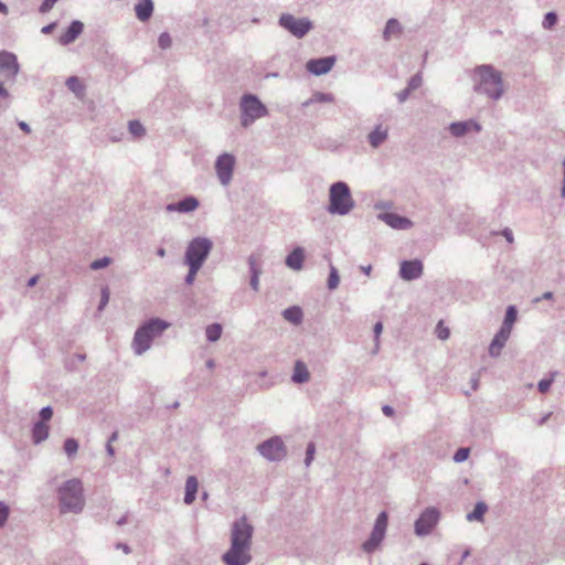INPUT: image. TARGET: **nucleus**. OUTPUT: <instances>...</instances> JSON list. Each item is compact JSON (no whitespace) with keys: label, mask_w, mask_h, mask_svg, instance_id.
Segmentation results:
<instances>
[{"label":"nucleus","mask_w":565,"mask_h":565,"mask_svg":"<svg viewBox=\"0 0 565 565\" xmlns=\"http://www.w3.org/2000/svg\"><path fill=\"white\" fill-rule=\"evenodd\" d=\"M18 126L21 130H23L25 134H30L31 132V128L30 126L25 122V121H19L18 122Z\"/></svg>","instance_id":"obj_59"},{"label":"nucleus","mask_w":565,"mask_h":565,"mask_svg":"<svg viewBox=\"0 0 565 565\" xmlns=\"http://www.w3.org/2000/svg\"><path fill=\"white\" fill-rule=\"evenodd\" d=\"M38 280H39V276H33V277H31V278L28 280V287H33V286H35V285H36V282H38Z\"/></svg>","instance_id":"obj_63"},{"label":"nucleus","mask_w":565,"mask_h":565,"mask_svg":"<svg viewBox=\"0 0 565 565\" xmlns=\"http://www.w3.org/2000/svg\"><path fill=\"white\" fill-rule=\"evenodd\" d=\"M481 129H482L481 125L473 119H469V120H465V121H455V122H451L448 127L450 135L456 138L463 137L465 135H467L468 132H470L472 130L476 132H480Z\"/></svg>","instance_id":"obj_15"},{"label":"nucleus","mask_w":565,"mask_h":565,"mask_svg":"<svg viewBox=\"0 0 565 565\" xmlns=\"http://www.w3.org/2000/svg\"><path fill=\"white\" fill-rule=\"evenodd\" d=\"M56 28V23L55 22H52L45 26L42 28L41 32L43 34H51L53 32V30Z\"/></svg>","instance_id":"obj_54"},{"label":"nucleus","mask_w":565,"mask_h":565,"mask_svg":"<svg viewBox=\"0 0 565 565\" xmlns=\"http://www.w3.org/2000/svg\"><path fill=\"white\" fill-rule=\"evenodd\" d=\"M551 416H552V413H547V414H545L544 416H542V417L540 418V420L537 422V425H539V426H543V425L548 420V418H550Z\"/></svg>","instance_id":"obj_60"},{"label":"nucleus","mask_w":565,"mask_h":565,"mask_svg":"<svg viewBox=\"0 0 565 565\" xmlns=\"http://www.w3.org/2000/svg\"><path fill=\"white\" fill-rule=\"evenodd\" d=\"M198 488H199V481L196 479V477L194 476H189L185 480V493H184V503L185 504H192L196 498V493H198Z\"/></svg>","instance_id":"obj_24"},{"label":"nucleus","mask_w":565,"mask_h":565,"mask_svg":"<svg viewBox=\"0 0 565 565\" xmlns=\"http://www.w3.org/2000/svg\"><path fill=\"white\" fill-rule=\"evenodd\" d=\"M473 90L486 95L492 100H499L504 94L502 73L490 64H482L473 70Z\"/></svg>","instance_id":"obj_2"},{"label":"nucleus","mask_w":565,"mask_h":565,"mask_svg":"<svg viewBox=\"0 0 565 565\" xmlns=\"http://www.w3.org/2000/svg\"><path fill=\"white\" fill-rule=\"evenodd\" d=\"M65 84L66 87L77 96L82 95L84 92V86L77 76H70Z\"/></svg>","instance_id":"obj_32"},{"label":"nucleus","mask_w":565,"mask_h":565,"mask_svg":"<svg viewBox=\"0 0 565 565\" xmlns=\"http://www.w3.org/2000/svg\"><path fill=\"white\" fill-rule=\"evenodd\" d=\"M424 266L422 260H403L399 267V276L406 281L419 278L423 275Z\"/></svg>","instance_id":"obj_13"},{"label":"nucleus","mask_w":565,"mask_h":565,"mask_svg":"<svg viewBox=\"0 0 565 565\" xmlns=\"http://www.w3.org/2000/svg\"><path fill=\"white\" fill-rule=\"evenodd\" d=\"M403 32L401 23L396 19L387 20L385 29L383 31V38L385 41H390L392 36H398Z\"/></svg>","instance_id":"obj_26"},{"label":"nucleus","mask_w":565,"mask_h":565,"mask_svg":"<svg viewBox=\"0 0 565 565\" xmlns=\"http://www.w3.org/2000/svg\"><path fill=\"white\" fill-rule=\"evenodd\" d=\"M0 71H2L8 78H14L19 73V64L17 56L7 51L0 52Z\"/></svg>","instance_id":"obj_16"},{"label":"nucleus","mask_w":565,"mask_h":565,"mask_svg":"<svg viewBox=\"0 0 565 565\" xmlns=\"http://www.w3.org/2000/svg\"><path fill=\"white\" fill-rule=\"evenodd\" d=\"M440 519V512L437 508H426L415 521V534L418 536L428 535L437 525Z\"/></svg>","instance_id":"obj_11"},{"label":"nucleus","mask_w":565,"mask_h":565,"mask_svg":"<svg viewBox=\"0 0 565 565\" xmlns=\"http://www.w3.org/2000/svg\"><path fill=\"white\" fill-rule=\"evenodd\" d=\"M78 441L75 438H66L64 441V451L68 458L75 456L78 451Z\"/></svg>","instance_id":"obj_34"},{"label":"nucleus","mask_w":565,"mask_h":565,"mask_svg":"<svg viewBox=\"0 0 565 565\" xmlns=\"http://www.w3.org/2000/svg\"><path fill=\"white\" fill-rule=\"evenodd\" d=\"M501 234L507 239V242L513 243L514 237H513V233L510 228L507 227V228L502 230Z\"/></svg>","instance_id":"obj_53"},{"label":"nucleus","mask_w":565,"mask_h":565,"mask_svg":"<svg viewBox=\"0 0 565 565\" xmlns=\"http://www.w3.org/2000/svg\"><path fill=\"white\" fill-rule=\"evenodd\" d=\"M247 264H248L250 275H256V276L262 275V273H263L262 265L259 264L258 257L255 254H250L248 256Z\"/></svg>","instance_id":"obj_33"},{"label":"nucleus","mask_w":565,"mask_h":565,"mask_svg":"<svg viewBox=\"0 0 565 565\" xmlns=\"http://www.w3.org/2000/svg\"><path fill=\"white\" fill-rule=\"evenodd\" d=\"M335 63V56L330 55L326 57L312 58L307 62V70L313 75H323L331 71Z\"/></svg>","instance_id":"obj_14"},{"label":"nucleus","mask_w":565,"mask_h":565,"mask_svg":"<svg viewBox=\"0 0 565 565\" xmlns=\"http://www.w3.org/2000/svg\"><path fill=\"white\" fill-rule=\"evenodd\" d=\"M437 335L440 340H446L449 338L450 331L448 328H444L441 322H439L437 326Z\"/></svg>","instance_id":"obj_49"},{"label":"nucleus","mask_w":565,"mask_h":565,"mask_svg":"<svg viewBox=\"0 0 565 565\" xmlns=\"http://www.w3.org/2000/svg\"><path fill=\"white\" fill-rule=\"evenodd\" d=\"M282 317L294 324H299L302 320V311L299 307H289L282 311Z\"/></svg>","instance_id":"obj_30"},{"label":"nucleus","mask_w":565,"mask_h":565,"mask_svg":"<svg viewBox=\"0 0 565 565\" xmlns=\"http://www.w3.org/2000/svg\"><path fill=\"white\" fill-rule=\"evenodd\" d=\"M334 97L332 94L330 93H316L312 97V99L310 100V103H331L333 102ZM309 102L305 103V105H308Z\"/></svg>","instance_id":"obj_38"},{"label":"nucleus","mask_w":565,"mask_h":565,"mask_svg":"<svg viewBox=\"0 0 565 565\" xmlns=\"http://www.w3.org/2000/svg\"><path fill=\"white\" fill-rule=\"evenodd\" d=\"M189 267V271L184 278V282L186 285H192L194 282V279H195V276L196 274L199 273V270L202 268V267H199V266H194V265H186Z\"/></svg>","instance_id":"obj_42"},{"label":"nucleus","mask_w":565,"mask_h":565,"mask_svg":"<svg viewBox=\"0 0 565 565\" xmlns=\"http://www.w3.org/2000/svg\"><path fill=\"white\" fill-rule=\"evenodd\" d=\"M511 332L509 330L500 328L499 331L493 337L490 345H489V354L492 358H497L500 355L501 350L505 345L507 341L510 338Z\"/></svg>","instance_id":"obj_20"},{"label":"nucleus","mask_w":565,"mask_h":565,"mask_svg":"<svg viewBox=\"0 0 565 565\" xmlns=\"http://www.w3.org/2000/svg\"><path fill=\"white\" fill-rule=\"evenodd\" d=\"M54 4H55V2H53V1L43 0L42 4L40 6V12L45 13V12L50 11Z\"/></svg>","instance_id":"obj_52"},{"label":"nucleus","mask_w":565,"mask_h":565,"mask_svg":"<svg viewBox=\"0 0 565 565\" xmlns=\"http://www.w3.org/2000/svg\"><path fill=\"white\" fill-rule=\"evenodd\" d=\"M53 416V409L51 406H45L40 411V420L39 422H47Z\"/></svg>","instance_id":"obj_47"},{"label":"nucleus","mask_w":565,"mask_h":565,"mask_svg":"<svg viewBox=\"0 0 565 565\" xmlns=\"http://www.w3.org/2000/svg\"><path fill=\"white\" fill-rule=\"evenodd\" d=\"M557 14L553 11L551 12H547L545 15H544V19H543V22H542V26L545 29V30H551L555 26V24L557 23Z\"/></svg>","instance_id":"obj_36"},{"label":"nucleus","mask_w":565,"mask_h":565,"mask_svg":"<svg viewBox=\"0 0 565 565\" xmlns=\"http://www.w3.org/2000/svg\"><path fill=\"white\" fill-rule=\"evenodd\" d=\"M158 45L162 50H167L172 45V39L168 32H163L159 35Z\"/></svg>","instance_id":"obj_40"},{"label":"nucleus","mask_w":565,"mask_h":565,"mask_svg":"<svg viewBox=\"0 0 565 565\" xmlns=\"http://www.w3.org/2000/svg\"><path fill=\"white\" fill-rule=\"evenodd\" d=\"M235 167V157L231 153H222L216 158L215 171L218 181L222 185L226 186L231 183Z\"/></svg>","instance_id":"obj_12"},{"label":"nucleus","mask_w":565,"mask_h":565,"mask_svg":"<svg viewBox=\"0 0 565 565\" xmlns=\"http://www.w3.org/2000/svg\"><path fill=\"white\" fill-rule=\"evenodd\" d=\"M259 277L260 276L250 275L249 285H250V288L254 291H258L259 290Z\"/></svg>","instance_id":"obj_51"},{"label":"nucleus","mask_w":565,"mask_h":565,"mask_svg":"<svg viewBox=\"0 0 565 565\" xmlns=\"http://www.w3.org/2000/svg\"><path fill=\"white\" fill-rule=\"evenodd\" d=\"M305 260V249L302 247H295L286 257V266L292 270H301Z\"/></svg>","instance_id":"obj_22"},{"label":"nucleus","mask_w":565,"mask_h":565,"mask_svg":"<svg viewBox=\"0 0 565 565\" xmlns=\"http://www.w3.org/2000/svg\"><path fill=\"white\" fill-rule=\"evenodd\" d=\"M412 92L406 87L404 89H402L401 92H398L396 94V97L398 99V102L402 104V103H405L407 100V98L409 97V94Z\"/></svg>","instance_id":"obj_50"},{"label":"nucleus","mask_w":565,"mask_h":565,"mask_svg":"<svg viewBox=\"0 0 565 565\" xmlns=\"http://www.w3.org/2000/svg\"><path fill=\"white\" fill-rule=\"evenodd\" d=\"M223 328L220 323L215 322L209 324L205 329V335L207 341L216 342L222 335Z\"/></svg>","instance_id":"obj_31"},{"label":"nucleus","mask_w":565,"mask_h":565,"mask_svg":"<svg viewBox=\"0 0 565 565\" xmlns=\"http://www.w3.org/2000/svg\"><path fill=\"white\" fill-rule=\"evenodd\" d=\"M254 526L245 515L235 520L231 529V546L223 554L225 565H247L252 561Z\"/></svg>","instance_id":"obj_1"},{"label":"nucleus","mask_w":565,"mask_h":565,"mask_svg":"<svg viewBox=\"0 0 565 565\" xmlns=\"http://www.w3.org/2000/svg\"><path fill=\"white\" fill-rule=\"evenodd\" d=\"M373 331H374V334H375V339L377 340L380 334L382 333L383 331V324L382 322H376L374 324V328H373Z\"/></svg>","instance_id":"obj_57"},{"label":"nucleus","mask_w":565,"mask_h":565,"mask_svg":"<svg viewBox=\"0 0 565 565\" xmlns=\"http://www.w3.org/2000/svg\"><path fill=\"white\" fill-rule=\"evenodd\" d=\"M388 138V127L383 124L376 125L367 135L366 139L369 145L377 149L381 147Z\"/></svg>","instance_id":"obj_19"},{"label":"nucleus","mask_w":565,"mask_h":565,"mask_svg":"<svg viewBox=\"0 0 565 565\" xmlns=\"http://www.w3.org/2000/svg\"><path fill=\"white\" fill-rule=\"evenodd\" d=\"M241 125L249 127L255 120L268 115L267 107L254 94H244L239 100Z\"/></svg>","instance_id":"obj_6"},{"label":"nucleus","mask_w":565,"mask_h":565,"mask_svg":"<svg viewBox=\"0 0 565 565\" xmlns=\"http://www.w3.org/2000/svg\"><path fill=\"white\" fill-rule=\"evenodd\" d=\"M128 129L134 137H141L145 135V128L138 120H130L128 124Z\"/></svg>","instance_id":"obj_37"},{"label":"nucleus","mask_w":565,"mask_h":565,"mask_svg":"<svg viewBox=\"0 0 565 565\" xmlns=\"http://www.w3.org/2000/svg\"><path fill=\"white\" fill-rule=\"evenodd\" d=\"M9 96L8 90L4 88V86L0 83V98H7Z\"/></svg>","instance_id":"obj_62"},{"label":"nucleus","mask_w":565,"mask_h":565,"mask_svg":"<svg viewBox=\"0 0 565 565\" xmlns=\"http://www.w3.org/2000/svg\"><path fill=\"white\" fill-rule=\"evenodd\" d=\"M213 248V242L207 237L192 238L184 253V264L202 267Z\"/></svg>","instance_id":"obj_7"},{"label":"nucleus","mask_w":565,"mask_h":565,"mask_svg":"<svg viewBox=\"0 0 565 565\" xmlns=\"http://www.w3.org/2000/svg\"><path fill=\"white\" fill-rule=\"evenodd\" d=\"M553 383V379H543L537 384V390L541 393H546Z\"/></svg>","instance_id":"obj_48"},{"label":"nucleus","mask_w":565,"mask_h":565,"mask_svg":"<svg viewBox=\"0 0 565 565\" xmlns=\"http://www.w3.org/2000/svg\"><path fill=\"white\" fill-rule=\"evenodd\" d=\"M200 205L199 200L193 195H188L184 199L180 200L175 203H169L166 206L167 212H179V213H190L195 211Z\"/></svg>","instance_id":"obj_17"},{"label":"nucleus","mask_w":565,"mask_h":565,"mask_svg":"<svg viewBox=\"0 0 565 565\" xmlns=\"http://www.w3.org/2000/svg\"><path fill=\"white\" fill-rule=\"evenodd\" d=\"M382 412H383V414H384L385 416H388V417H391V416H393V415H394V408H393L392 406H390V405H384V406L382 407Z\"/></svg>","instance_id":"obj_58"},{"label":"nucleus","mask_w":565,"mask_h":565,"mask_svg":"<svg viewBox=\"0 0 565 565\" xmlns=\"http://www.w3.org/2000/svg\"><path fill=\"white\" fill-rule=\"evenodd\" d=\"M518 318V310L515 306H509L505 311L504 320L500 328L512 331V327Z\"/></svg>","instance_id":"obj_29"},{"label":"nucleus","mask_w":565,"mask_h":565,"mask_svg":"<svg viewBox=\"0 0 565 565\" xmlns=\"http://www.w3.org/2000/svg\"><path fill=\"white\" fill-rule=\"evenodd\" d=\"M388 525V514L382 511L373 525L370 537L362 544V550L371 554L376 551L385 537V533Z\"/></svg>","instance_id":"obj_9"},{"label":"nucleus","mask_w":565,"mask_h":565,"mask_svg":"<svg viewBox=\"0 0 565 565\" xmlns=\"http://www.w3.org/2000/svg\"><path fill=\"white\" fill-rule=\"evenodd\" d=\"M57 499L61 513H81L85 507L83 483L73 478L63 482L57 488Z\"/></svg>","instance_id":"obj_3"},{"label":"nucleus","mask_w":565,"mask_h":565,"mask_svg":"<svg viewBox=\"0 0 565 565\" xmlns=\"http://www.w3.org/2000/svg\"><path fill=\"white\" fill-rule=\"evenodd\" d=\"M379 218L395 230H408L413 225L409 218L391 212L379 214Z\"/></svg>","instance_id":"obj_18"},{"label":"nucleus","mask_w":565,"mask_h":565,"mask_svg":"<svg viewBox=\"0 0 565 565\" xmlns=\"http://www.w3.org/2000/svg\"><path fill=\"white\" fill-rule=\"evenodd\" d=\"M469 454H470V449L467 448V447H461V448H458L452 457L454 461L455 462H463L468 459L469 457Z\"/></svg>","instance_id":"obj_39"},{"label":"nucleus","mask_w":565,"mask_h":565,"mask_svg":"<svg viewBox=\"0 0 565 565\" xmlns=\"http://www.w3.org/2000/svg\"><path fill=\"white\" fill-rule=\"evenodd\" d=\"M49 437V426L43 422H36L32 428V440L35 445Z\"/></svg>","instance_id":"obj_27"},{"label":"nucleus","mask_w":565,"mask_h":565,"mask_svg":"<svg viewBox=\"0 0 565 565\" xmlns=\"http://www.w3.org/2000/svg\"><path fill=\"white\" fill-rule=\"evenodd\" d=\"M83 30L84 24L78 20H74L67 30L60 36V43L62 45H68L73 43L82 34Z\"/></svg>","instance_id":"obj_21"},{"label":"nucleus","mask_w":565,"mask_h":565,"mask_svg":"<svg viewBox=\"0 0 565 565\" xmlns=\"http://www.w3.org/2000/svg\"><path fill=\"white\" fill-rule=\"evenodd\" d=\"M488 511V505L483 501H479L476 503L473 510L467 514L466 519L469 522L478 521L482 522L486 512Z\"/></svg>","instance_id":"obj_28"},{"label":"nucleus","mask_w":565,"mask_h":565,"mask_svg":"<svg viewBox=\"0 0 565 565\" xmlns=\"http://www.w3.org/2000/svg\"><path fill=\"white\" fill-rule=\"evenodd\" d=\"M470 382H471L472 390L476 391L478 388V385H479V377L478 376H473Z\"/></svg>","instance_id":"obj_61"},{"label":"nucleus","mask_w":565,"mask_h":565,"mask_svg":"<svg viewBox=\"0 0 565 565\" xmlns=\"http://www.w3.org/2000/svg\"><path fill=\"white\" fill-rule=\"evenodd\" d=\"M422 83H423V78H422L420 74H415L409 78V81L407 83V88L411 92H413V90L417 89L418 87H420Z\"/></svg>","instance_id":"obj_45"},{"label":"nucleus","mask_w":565,"mask_h":565,"mask_svg":"<svg viewBox=\"0 0 565 565\" xmlns=\"http://www.w3.org/2000/svg\"><path fill=\"white\" fill-rule=\"evenodd\" d=\"M315 454H316V445L313 441H310L308 445H307V449H306V458H305V465L306 467H309L315 458Z\"/></svg>","instance_id":"obj_41"},{"label":"nucleus","mask_w":565,"mask_h":565,"mask_svg":"<svg viewBox=\"0 0 565 565\" xmlns=\"http://www.w3.org/2000/svg\"><path fill=\"white\" fill-rule=\"evenodd\" d=\"M339 282H340V276H339L338 269L331 265L329 277H328V282H327L328 288L330 290H334L338 288Z\"/></svg>","instance_id":"obj_35"},{"label":"nucleus","mask_w":565,"mask_h":565,"mask_svg":"<svg viewBox=\"0 0 565 565\" xmlns=\"http://www.w3.org/2000/svg\"><path fill=\"white\" fill-rule=\"evenodd\" d=\"M9 518V507L0 502V527L3 526Z\"/></svg>","instance_id":"obj_46"},{"label":"nucleus","mask_w":565,"mask_h":565,"mask_svg":"<svg viewBox=\"0 0 565 565\" xmlns=\"http://www.w3.org/2000/svg\"><path fill=\"white\" fill-rule=\"evenodd\" d=\"M278 23L297 39L305 38L313 29V23L309 18H297L290 13H282Z\"/></svg>","instance_id":"obj_8"},{"label":"nucleus","mask_w":565,"mask_h":565,"mask_svg":"<svg viewBox=\"0 0 565 565\" xmlns=\"http://www.w3.org/2000/svg\"><path fill=\"white\" fill-rule=\"evenodd\" d=\"M258 452L269 461H280L287 455V448L279 436H274L257 446Z\"/></svg>","instance_id":"obj_10"},{"label":"nucleus","mask_w":565,"mask_h":565,"mask_svg":"<svg viewBox=\"0 0 565 565\" xmlns=\"http://www.w3.org/2000/svg\"><path fill=\"white\" fill-rule=\"evenodd\" d=\"M106 451L109 456H114L115 455V449L114 447L111 446V444L107 443L106 445Z\"/></svg>","instance_id":"obj_64"},{"label":"nucleus","mask_w":565,"mask_h":565,"mask_svg":"<svg viewBox=\"0 0 565 565\" xmlns=\"http://www.w3.org/2000/svg\"><path fill=\"white\" fill-rule=\"evenodd\" d=\"M309 379H310V373L308 371L306 363H303L300 360L296 361V363L294 365V373L291 376L292 382L297 383V384H303V383H307L309 381Z\"/></svg>","instance_id":"obj_23"},{"label":"nucleus","mask_w":565,"mask_h":565,"mask_svg":"<svg viewBox=\"0 0 565 565\" xmlns=\"http://www.w3.org/2000/svg\"><path fill=\"white\" fill-rule=\"evenodd\" d=\"M110 262H111V259L109 257L105 256V257H102V258H98V259H95L94 262H92L90 268L93 270H99V269L107 267L110 264Z\"/></svg>","instance_id":"obj_43"},{"label":"nucleus","mask_w":565,"mask_h":565,"mask_svg":"<svg viewBox=\"0 0 565 565\" xmlns=\"http://www.w3.org/2000/svg\"><path fill=\"white\" fill-rule=\"evenodd\" d=\"M135 12L137 18L145 22L148 21L153 12V2L152 0H141L135 6Z\"/></svg>","instance_id":"obj_25"},{"label":"nucleus","mask_w":565,"mask_h":565,"mask_svg":"<svg viewBox=\"0 0 565 565\" xmlns=\"http://www.w3.org/2000/svg\"><path fill=\"white\" fill-rule=\"evenodd\" d=\"M554 295L552 291H545L541 297H537L534 299V302H539L541 300H551L553 299Z\"/></svg>","instance_id":"obj_55"},{"label":"nucleus","mask_w":565,"mask_h":565,"mask_svg":"<svg viewBox=\"0 0 565 565\" xmlns=\"http://www.w3.org/2000/svg\"><path fill=\"white\" fill-rule=\"evenodd\" d=\"M110 292L108 287H103L100 291V301L98 305V311L104 310V308L107 306L109 301Z\"/></svg>","instance_id":"obj_44"},{"label":"nucleus","mask_w":565,"mask_h":565,"mask_svg":"<svg viewBox=\"0 0 565 565\" xmlns=\"http://www.w3.org/2000/svg\"><path fill=\"white\" fill-rule=\"evenodd\" d=\"M169 328L170 323L160 318H151L138 327L131 343L135 354L141 355L148 351L152 341Z\"/></svg>","instance_id":"obj_4"},{"label":"nucleus","mask_w":565,"mask_h":565,"mask_svg":"<svg viewBox=\"0 0 565 565\" xmlns=\"http://www.w3.org/2000/svg\"><path fill=\"white\" fill-rule=\"evenodd\" d=\"M355 206L349 185L337 181L329 189L328 212L332 215H348Z\"/></svg>","instance_id":"obj_5"},{"label":"nucleus","mask_w":565,"mask_h":565,"mask_svg":"<svg viewBox=\"0 0 565 565\" xmlns=\"http://www.w3.org/2000/svg\"><path fill=\"white\" fill-rule=\"evenodd\" d=\"M116 548L117 550H121L125 554H130L131 553V548L126 543H117L116 544Z\"/></svg>","instance_id":"obj_56"}]
</instances>
